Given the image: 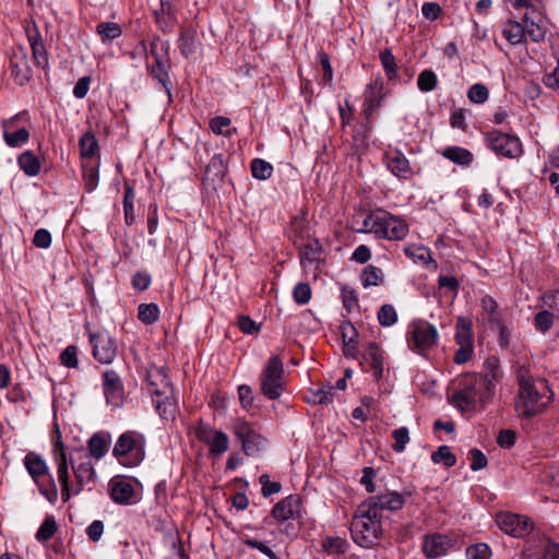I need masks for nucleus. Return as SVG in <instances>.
Returning a JSON list of instances; mask_svg holds the SVG:
<instances>
[{"label":"nucleus","mask_w":559,"mask_h":559,"mask_svg":"<svg viewBox=\"0 0 559 559\" xmlns=\"http://www.w3.org/2000/svg\"><path fill=\"white\" fill-rule=\"evenodd\" d=\"M56 465L57 477L61 486V497L63 502H67L71 496L79 495L86 485L92 483L96 477V472L91 461V457L85 455L81 462L73 463L71 461L72 471L75 477V484H70L69 464L67 453L62 442L58 441L56 444Z\"/></svg>","instance_id":"nucleus-1"},{"label":"nucleus","mask_w":559,"mask_h":559,"mask_svg":"<svg viewBox=\"0 0 559 559\" xmlns=\"http://www.w3.org/2000/svg\"><path fill=\"white\" fill-rule=\"evenodd\" d=\"M146 390L160 418L167 421L175 420L178 413L176 391L163 367L148 369Z\"/></svg>","instance_id":"nucleus-2"},{"label":"nucleus","mask_w":559,"mask_h":559,"mask_svg":"<svg viewBox=\"0 0 559 559\" xmlns=\"http://www.w3.org/2000/svg\"><path fill=\"white\" fill-rule=\"evenodd\" d=\"M493 390L492 380L487 376L466 374L459 379L451 402L462 412L472 411L478 404L487 403L492 397Z\"/></svg>","instance_id":"nucleus-3"},{"label":"nucleus","mask_w":559,"mask_h":559,"mask_svg":"<svg viewBox=\"0 0 559 559\" xmlns=\"http://www.w3.org/2000/svg\"><path fill=\"white\" fill-rule=\"evenodd\" d=\"M519 386L515 409L520 417L531 418L543 412L550 402V390L543 379L522 378Z\"/></svg>","instance_id":"nucleus-4"},{"label":"nucleus","mask_w":559,"mask_h":559,"mask_svg":"<svg viewBox=\"0 0 559 559\" xmlns=\"http://www.w3.org/2000/svg\"><path fill=\"white\" fill-rule=\"evenodd\" d=\"M350 533L357 545L372 547L382 534V514L362 502L352 521Z\"/></svg>","instance_id":"nucleus-5"},{"label":"nucleus","mask_w":559,"mask_h":559,"mask_svg":"<svg viewBox=\"0 0 559 559\" xmlns=\"http://www.w3.org/2000/svg\"><path fill=\"white\" fill-rule=\"evenodd\" d=\"M146 444L147 440L143 432L127 430L117 438L112 455L122 466L135 467L145 460Z\"/></svg>","instance_id":"nucleus-6"},{"label":"nucleus","mask_w":559,"mask_h":559,"mask_svg":"<svg viewBox=\"0 0 559 559\" xmlns=\"http://www.w3.org/2000/svg\"><path fill=\"white\" fill-rule=\"evenodd\" d=\"M23 464L37 485L39 492L51 504H55L58 500V488L49 472L46 460L36 452H28L23 460Z\"/></svg>","instance_id":"nucleus-7"},{"label":"nucleus","mask_w":559,"mask_h":559,"mask_svg":"<svg viewBox=\"0 0 559 559\" xmlns=\"http://www.w3.org/2000/svg\"><path fill=\"white\" fill-rule=\"evenodd\" d=\"M438 331L426 320H414L407 326L406 342L408 347L418 354L431 349L438 342Z\"/></svg>","instance_id":"nucleus-8"},{"label":"nucleus","mask_w":559,"mask_h":559,"mask_svg":"<svg viewBox=\"0 0 559 559\" xmlns=\"http://www.w3.org/2000/svg\"><path fill=\"white\" fill-rule=\"evenodd\" d=\"M485 143L488 148L506 158L515 159L522 156L523 145L521 140L513 134L499 130L485 133Z\"/></svg>","instance_id":"nucleus-9"},{"label":"nucleus","mask_w":559,"mask_h":559,"mask_svg":"<svg viewBox=\"0 0 559 559\" xmlns=\"http://www.w3.org/2000/svg\"><path fill=\"white\" fill-rule=\"evenodd\" d=\"M197 439L207 445L210 455L222 456L229 448V437L200 419L193 427Z\"/></svg>","instance_id":"nucleus-10"},{"label":"nucleus","mask_w":559,"mask_h":559,"mask_svg":"<svg viewBox=\"0 0 559 559\" xmlns=\"http://www.w3.org/2000/svg\"><path fill=\"white\" fill-rule=\"evenodd\" d=\"M22 120H29L27 111L19 112L2 122L3 140L10 147H20L29 140V131L19 124Z\"/></svg>","instance_id":"nucleus-11"},{"label":"nucleus","mask_w":559,"mask_h":559,"mask_svg":"<svg viewBox=\"0 0 559 559\" xmlns=\"http://www.w3.org/2000/svg\"><path fill=\"white\" fill-rule=\"evenodd\" d=\"M260 390L269 400L280 397V355H273L262 369Z\"/></svg>","instance_id":"nucleus-12"},{"label":"nucleus","mask_w":559,"mask_h":559,"mask_svg":"<svg viewBox=\"0 0 559 559\" xmlns=\"http://www.w3.org/2000/svg\"><path fill=\"white\" fill-rule=\"evenodd\" d=\"M408 225L401 216L393 215L383 210V215L380 216L377 230L378 239L403 240L408 235Z\"/></svg>","instance_id":"nucleus-13"},{"label":"nucleus","mask_w":559,"mask_h":559,"mask_svg":"<svg viewBox=\"0 0 559 559\" xmlns=\"http://www.w3.org/2000/svg\"><path fill=\"white\" fill-rule=\"evenodd\" d=\"M383 162L386 169L400 179L408 180L415 175L409 160L397 147L388 145L383 153Z\"/></svg>","instance_id":"nucleus-14"},{"label":"nucleus","mask_w":559,"mask_h":559,"mask_svg":"<svg viewBox=\"0 0 559 559\" xmlns=\"http://www.w3.org/2000/svg\"><path fill=\"white\" fill-rule=\"evenodd\" d=\"M296 248L299 252L301 266L306 271H313L317 273L325 262L324 250L317 238H312Z\"/></svg>","instance_id":"nucleus-15"},{"label":"nucleus","mask_w":559,"mask_h":559,"mask_svg":"<svg viewBox=\"0 0 559 559\" xmlns=\"http://www.w3.org/2000/svg\"><path fill=\"white\" fill-rule=\"evenodd\" d=\"M93 356L100 364H111L117 355V345L107 332L90 334Z\"/></svg>","instance_id":"nucleus-16"},{"label":"nucleus","mask_w":559,"mask_h":559,"mask_svg":"<svg viewBox=\"0 0 559 559\" xmlns=\"http://www.w3.org/2000/svg\"><path fill=\"white\" fill-rule=\"evenodd\" d=\"M103 391L107 404L119 407L122 405L124 396V388L119 374L112 370L107 369L103 372Z\"/></svg>","instance_id":"nucleus-17"},{"label":"nucleus","mask_w":559,"mask_h":559,"mask_svg":"<svg viewBox=\"0 0 559 559\" xmlns=\"http://www.w3.org/2000/svg\"><path fill=\"white\" fill-rule=\"evenodd\" d=\"M11 75L19 85H25L33 76L27 52L23 47L14 48L10 58Z\"/></svg>","instance_id":"nucleus-18"},{"label":"nucleus","mask_w":559,"mask_h":559,"mask_svg":"<svg viewBox=\"0 0 559 559\" xmlns=\"http://www.w3.org/2000/svg\"><path fill=\"white\" fill-rule=\"evenodd\" d=\"M234 433L241 442L247 455H255L263 445V438L246 421H239L234 427Z\"/></svg>","instance_id":"nucleus-19"},{"label":"nucleus","mask_w":559,"mask_h":559,"mask_svg":"<svg viewBox=\"0 0 559 559\" xmlns=\"http://www.w3.org/2000/svg\"><path fill=\"white\" fill-rule=\"evenodd\" d=\"M286 234L295 247L313 238L311 237L308 213L306 211H300L293 217Z\"/></svg>","instance_id":"nucleus-20"},{"label":"nucleus","mask_w":559,"mask_h":559,"mask_svg":"<svg viewBox=\"0 0 559 559\" xmlns=\"http://www.w3.org/2000/svg\"><path fill=\"white\" fill-rule=\"evenodd\" d=\"M364 502L366 503V506L376 509V512L378 514H382L383 510H401L405 503V498L403 493L396 491H388L385 493L370 497Z\"/></svg>","instance_id":"nucleus-21"},{"label":"nucleus","mask_w":559,"mask_h":559,"mask_svg":"<svg viewBox=\"0 0 559 559\" xmlns=\"http://www.w3.org/2000/svg\"><path fill=\"white\" fill-rule=\"evenodd\" d=\"M497 524L501 531L514 537H522L530 532L527 520L510 512L498 514Z\"/></svg>","instance_id":"nucleus-22"},{"label":"nucleus","mask_w":559,"mask_h":559,"mask_svg":"<svg viewBox=\"0 0 559 559\" xmlns=\"http://www.w3.org/2000/svg\"><path fill=\"white\" fill-rule=\"evenodd\" d=\"M108 489L114 502L122 506H129L134 502V487L129 480L115 477L109 481Z\"/></svg>","instance_id":"nucleus-23"},{"label":"nucleus","mask_w":559,"mask_h":559,"mask_svg":"<svg viewBox=\"0 0 559 559\" xmlns=\"http://www.w3.org/2000/svg\"><path fill=\"white\" fill-rule=\"evenodd\" d=\"M480 319L484 323H487L490 329L501 326L503 318L499 311L498 302L491 296H484L480 301Z\"/></svg>","instance_id":"nucleus-24"},{"label":"nucleus","mask_w":559,"mask_h":559,"mask_svg":"<svg viewBox=\"0 0 559 559\" xmlns=\"http://www.w3.org/2000/svg\"><path fill=\"white\" fill-rule=\"evenodd\" d=\"M452 547L451 539L444 535H432L425 539L424 552L429 559L443 556Z\"/></svg>","instance_id":"nucleus-25"},{"label":"nucleus","mask_w":559,"mask_h":559,"mask_svg":"<svg viewBox=\"0 0 559 559\" xmlns=\"http://www.w3.org/2000/svg\"><path fill=\"white\" fill-rule=\"evenodd\" d=\"M526 37H530L532 41L538 43L545 39L546 27L542 24V15L533 12L532 15L526 13L522 21Z\"/></svg>","instance_id":"nucleus-26"},{"label":"nucleus","mask_w":559,"mask_h":559,"mask_svg":"<svg viewBox=\"0 0 559 559\" xmlns=\"http://www.w3.org/2000/svg\"><path fill=\"white\" fill-rule=\"evenodd\" d=\"M178 48L186 58H190L197 53L200 48V41L197 39V31L191 27L183 28L178 39Z\"/></svg>","instance_id":"nucleus-27"},{"label":"nucleus","mask_w":559,"mask_h":559,"mask_svg":"<svg viewBox=\"0 0 559 559\" xmlns=\"http://www.w3.org/2000/svg\"><path fill=\"white\" fill-rule=\"evenodd\" d=\"M109 444H110L109 433H105V432L94 433L87 442V448H88L91 456L94 457L95 460H100L108 452Z\"/></svg>","instance_id":"nucleus-28"},{"label":"nucleus","mask_w":559,"mask_h":559,"mask_svg":"<svg viewBox=\"0 0 559 559\" xmlns=\"http://www.w3.org/2000/svg\"><path fill=\"white\" fill-rule=\"evenodd\" d=\"M365 359L370 364L373 377L380 380L384 371L383 352L376 343H370Z\"/></svg>","instance_id":"nucleus-29"},{"label":"nucleus","mask_w":559,"mask_h":559,"mask_svg":"<svg viewBox=\"0 0 559 559\" xmlns=\"http://www.w3.org/2000/svg\"><path fill=\"white\" fill-rule=\"evenodd\" d=\"M502 35L513 46L526 41V33L522 22L507 21L502 27Z\"/></svg>","instance_id":"nucleus-30"},{"label":"nucleus","mask_w":559,"mask_h":559,"mask_svg":"<svg viewBox=\"0 0 559 559\" xmlns=\"http://www.w3.org/2000/svg\"><path fill=\"white\" fill-rule=\"evenodd\" d=\"M155 19L163 32H170L176 23V10L169 2L162 1L160 10L155 11Z\"/></svg>","instance_id":"nucleus-31"},{"label":"nucleus","mask_w":559,"mask_h":559,"mask_svg":"<svg viewBox=\"0 0 559 559\" xmlns=\"http://www.w3.org/2000/svg\"><path fill=\"white\" fill-rule=\"evenodd\" d=\"M455 341L459 346H474L472 321L460 317L455 324Z\"/></svg>","instance_id":"nucleus-32"},{"label":"nucleus","mask_w":559,"mask_h":559,"mask_svg":"<svg viewBox=\"0 0 559 559\" xmlns=\"http://www.w3.org/2000/svg\"><path fill=\"white\" fill-rule=\"evenodd\" d=\"M442 156L460 166H469L474 156L471 151L461 146H449L442 151Z\"/></svg>","instance_id":"nucleus-33"},{"label":"nucleus","mask_w":559,"mask_h":559,"mask_svg":"<svg viewBox=\"0 0 559 559\" xmlns=\"http://www.w3.org/2000/svg\"><path fill=\"white\" fill-rule=\"evenodd\" d=\"M17 164L25 175L29 177L37 176L41 168L39 158L32 151H25L20 154Z\"/></svg>","instance_id":"nucleus-34"},{"label":"nucleus","mask_w":559,"mask_h":559,"mask_svg":"<svg viewBox=\"0 0 559 559\" xmlns=\"http://www.w3.org/2000/svg\"><path fill=\"white\" fill-rule=\"evenodd\" d=\"M103 44H108L122 35L121 26L116 22H100L95 27Z\"/></svg>","instance_id":"nucleus-35"},{"label":"nucleus","mask_w":559,"mask_h":559,"mask_svg":"<svg viewBox=\"0 0 559 559\" xmlns=\"http://www.w3.org/2000/svg\"><path fill=\"white\" fill-rule=\"evenodd\" d=\"M82 169L85 190L87 192H93L97 188L99 181L98 165L92 160H84Z\"/></svg>","instance_id":"nucleus-36"},{"label":"nucleus","mask_w":559,"mask_h":559,"mask_svg":"<svg viewBox=\"0 0 559 559\" xmlns=\"http://www.w3.org/2000/svg\"><path fill=\"white\" fill-rule=\"evenodd\" d=\"M382 87L383 85L379 78L368 85L365 98V105L368 110L372 111L380 106L383 97Z\"/></svg>","instance_id":"nucleus-37"},{"label":"nucleus","mask_w":559,"mask_h":559,"mask_svg":"<svg viewBox=\"0 0 559 559\" xmlns=\"http://www.w3.org/2000/svg\"><path fill=\"white\" fill-rule=\"evenodd\" d=\"M384 280V273L383 271L374 265H367L361 274H360V281L361 285L365 288L371 287V286H379L383 283Z\"/></svg>","instance_id":"nucleus-38"},{"label":"nucleus","mask_w":559,"mask_h":559,"mask_svg":"<svg viewBox=\"0 0 559 559\" xmlns=\"http://www.w3.org/2000/svg\"><path fill=\"white\" fill-rule=\"evenodd\" d=\"M159 307L154 302L140 304L138 307V318L142 323L146 325H152L157 322L159 319Z\"/></svg>","instance_id":"nucleus-39"},{"label":"nucleus","mask_w":559,"mask_h":559,"mask_svg":"<svg viewBox=\"0 0 559 559\" xmlns=\"http://www.w3.org/2000/svg\"><path fill=\"white\" fill-rule=\"evenodd\" d=\"M301 501L298 496L290 495L282 500V520H294L300 514Z\"/></svg>","instance_id":"nucleus-40"},{"label":"nucleus","mask_w":559,"mask_h":559,"mask_svg":"<svg viewBox=\"0 0 559 559\" xmlns=\"http://www.w3.org/2000/svg\"><path fill=\"white\" fill-rule=\"evenodd\" d=\"M98 151V142L94 133L85 132L80 139V152L82 158L91 160Z\"/></svg>","instance_id":"nucleus-41"},{"label":"nucleus","mask_w":559,"mask_h":559,"mask_svg":"<svg viewBox=\"0 0 559 559\" xmlns=\"http://www.w3.org/2000/svg\"><path fill=\"white\" fill-rule=\"evenodd\" d=\"M380 61L384 69V73L389 81H394L397 79V64L395 61V57L393 56L391 49L385 48L380 51Z\"/></svg>","instance_id":"nucleus-42"},{"label":"nucleus","mask_w":559,"mask_h":559,"mask_svg":"<svg viewBox=\"0 0 559 559\" xmlns=\"http://www.w3.org/2000/svg\"><path fill=\"white\" fill-rule=\"evenodd\" d=\"M348 547V542L342 537H326L322 544V548L328 555H343Z\"/></svg>","instance_id":"nucleus-43"},{"label":"nucleus","mask_w":559,"mask_h":559,"mask_svg":"<svg viewBox=\"0 0 559 559\" xmlns=\"http://www.w3.org/2000/svg\"><path fill=\"white\" fill-rule=\"evenodd\" d=\"M134 189L129 183H126V191L123 197V211L124 221L127 225H132L134 223Z\"/></svg>","instance_id":"nucleus-44"},{"label":"nucleus","mask_w":559,"mask_h":559,"mask_svg":"<svg viewBox=\"0 0 559 559\" xmlns=\"http://www.w3.org/2000/svg\"><path fill=\"white\" fill-rule=\"evenodd\" d=\"M438 78L432 70L426 69L421 71L417 79V87L423 93H428L437 87Z\"/></svg>","instance_id":"nucleus-45"},{"label":"nucleus","mask_w":559,"mask_h":559,"mask_svg":"<svg viewBox=\"0 0 559 559\" xmlns=\"http://www.w3.org/2000/svg\"><path fill=\"white\" fill-rule=\"evenodd\" d=\"M57 531V523L52 515H48L45 518L44 522L39 526L38 531L36 532V539L39 543H45L49 540Z\"/></svg>","instance_id":"nucleus-46"},{"label":"nucleus","mask_w":559,"mask_h":559,"mask_svg":"<svg viewBox=\"0 0 559 559\" xmlns=\"http://www.w3.org/2000/svg\"><path fill=\"white\" fill-rule=\"evenodd\" d=\"M230 126H231V121L227 117L218 116V117L211 119V121H210L211 130L216 134H221V135H225V136H231V134L236 132V129L231 128Z\"/></svg>","instance_id":"nucleus-47"},{"label":"nucleus","mask_w":559,"mask_h":559,"mask_svg":"<svg viewBox=\"0 0 559 559\" xmlns=\"http://www.w3.org/2000/svg\"><path fill=\"white\" fill-rule=\"evenodd\" d=\"M383 215V210L378 209L371 211L362 221V227L357 229L358 233H372L377 237L379 228L380 216Z\"/></svg>","instance_id":"nucleus-48"},{"label":"nucleus","mask_w":559,"mask_h":559,"mask_svg":"<svg viewBox=\"0 0 559 559\" xmlns=\"http://www.w3.org/2000/svg\"><path fill=\"white\" fill-rule=\"evenodd\" d=\"M431 460L433 463H443L445 467H452L456 463L455 455L448 445L439 447L438 450L432 453Z\"/></svg>","instance_id":"nucleus-49"},{"label":"nucleus","mask_w":559,"mask_h":559,"mask_svg":"<svg viewBox=\"0 0 559 559\" xmlns=\"http://www.w3.org/2000/svg\"><path fill=\"white\" fill-rule=\"evenodd\" d=\"M273 167L270 163L261 158H255L251 162V173L257 179L264 180L271 177Z\"/></svg>","instance_id":"nucleus-50"},{"label":"nucleus","mask_w":559,"mask_h":559,"mask_svg":"<svg viewBox=\"0 0 559 559\" xmlns=\"http://www.w3.org/2000/svg\"><path fill=\"white\" fill-rule=\"evenodd\" d=\"M238 397L243 409L251 413L255 411L254 395L251 386L247 384L239 385Z\"/></svg>","instance_id":"nucleus-51"},{"label":"nucleus","mask_w":559,"mask_h":559,"mask_svg":"<svg viewBox=\"0 0 559 559\" xmlns=\"http://www.w3.org/2000/svg\"><path fill=\"white\" fill-rule=\"evenodd\" d=\"M167 52L168 45L160 40L159 38H155L150 44L148 56L153 58L154 62L157 61H167Z\"/></svg>","instance_id":"nucleus-52"},{"label":"nucleus","mask_w":559,"mask_h":559,"mask_svg":"<svg viewBox=\"0 0 559 559\" xmlns=\"http://www.w3.org/2000/svg\"><path fill=\"white\" fill-rule=\"evenodd\" d=\"M310 392L311 397L309 400L314 404H329L333 400V385L330 383Z\"/></svg>","instance_id":"nucleus-53"},{"label":"nucleus","mask_w":559,"mask_h":559,"mask_svg":"<svg viewBox=\"0 0 559 559\" xmlns=\"http://www.w3.org/2000/svg\"><path fill=\"white\" fill-rule=\"evenodd\" d=\"M489 97V91L486 85L476 83L467 91V98L474 104H484Z\"/></svg>","instance_id":"nucleus-54"},{"label":"nucleus","mask_w":559,"mask_h":559,"mask_svg":"<svg viewBox=\"0 0 559 559\" xmlns=\"http://www.w3.org/2000/svg\"><path fill=\"white\" fill-rule=\"evenodd\" d=\"M378 321L382 326H391L397 321V313L392 305H383L378 311Z\"/></svg>","instance_id":"nucleus-55"},{"label":"nucleus","mask_w":559,"mask_h":559,"mask_svg":"<svg viewBox=\"0 0 559 559\" xmlns=\"http://www.w3.org/2000/svg\"><path fill=\"white\" fill-rule=\"evenodd\" d=\"M394 443L392 449L401 453L405 450L406 444L409 442V431L407 427H400L392 432Z\"/></svg>","instance_id":"nucleus-56"},{"label":"nucleus","mask_w":559,"mask_h":559,"mask_svg":"<svg viewBox=\"0 0 559 559\" xmlns=\"http://www.w3.org/2000/svg\"><path fill=\"white\" fill-rule=\"evenodd\" d=\"M167 61H157L148 66L151 75L156 79L164 87H167L169 82V75L166 70Z\"/></svg>","instance_id":"nucleus-57"},{"label":"nucleus","mask_w":559,"mask_h":559,"mask_svg":"<svg viewBox=\"0 0 559 559\" xmlns=\"http://www.w3.org/2000/svg\"><path fill=\"white\" fill-rule=\"evenodd\" d=\"M491 557V549L485 543L474 544L466 549L467 559H489Z\"/></svg>","instance_id":"nucleus-58"},{"label":"nucleus","mask_w":559,"mask_h":559,"mask_svg":"<svg viewBox=\"0 0 559 559\" xmlns=\"http://www.w3.org/2000/svg\"><path fill=\"white\" fill-rule=\"evenodd\" d=\"M293 298L298 305H306L311 298V288L308 283L300 282L293 289Z\"/></svg>","instance_id":"nucleus-59"},{"label":"nucleus","mask_w":559,"mask_h":559,"mask_svg":"<svg viewBox=\"0 0 559 559\" xmlns=\"http://www.w3.org/2000/svg\"><path fill=\"white\" fill-rule=\"evenodd\" d=\"M31 48L36 66L43 69L46 68L48 66V57L44 41H35Z\"/></svg>","instance_id":"nucleus-60"},{"label":"nucleus","mask_w":559,"mask_h":559,"mask_svg":"<svg viewBox=\"0 0 559 559\" xmlns=\"http://www.w3.org/2000/svg\"><path fill=\"white\" fill-rule=\"evenodd\" d=\"M78 352L76 346L69 345L60 355L61 364L67 368H76L79 365Z\"/></svg>","instance_id":"nucleus-61"},{"label":"nucleus","mask_w":559,"mask_h":559,"mask_svg":"<svg viewBox=\"0 0 559 559\" xmlns=\"http://www.w3.org/2000/svg\"><path fill=\"white\" fill-rule=\"evenodd\" d=\"M468 459L471 460V469L474 472L485 468L488 463L486 455L476 448L469 450Z\"/></svg>","instance_id":"nucleus-62"},{"label":"nucleus","mask_w":559,"mask_h":559,"mask_svg":"<svg viewBox=\"0 0 559 559\" xmlns=\"http://www.w3.org/2000/svg\"><path fill=\"white\" fill-rule=\"evenodd\" d=\"M554 323V316L549 311H540L535 316V326L542 332H547Z\"/></svg>","instance_id":"nucleus-63"},{"label":"nucleus","mask_w":559,"mask_h":559,"mask_svg":"<svg viewBox=\"0 0 559 559\" xmlns=\"http://www.w3.org/2000/svg\"><path fill=\"white\" fill-rule=\"evenodd\" d=\"M33 243L35 247L40 249H47L51 245V235L50 233L45 228H39L36 230Z\"/></svg>","instance_id":"nucleus-64"}]
</instances>
